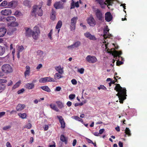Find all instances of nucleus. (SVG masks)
<instances>
[{
    "mask_svg": "<svg viewBox=\"0 0 147 147\" xmlns=\"http://www.w3.org/2000/svg\"><path fill=\"white\" fill-rule=\"evenodd\" d=\"M114 90L118 93L116 94V96L119 98V102L120 103H123V100L126 99V90L125 88H123L119 84H116Z\"/></svg>",
    "mask_w": 147,
    "mask_h": 147,
    "instance_id": "obj_1",
    "label": "nucleus"
},
{
    "mask_svg": "<svg viewBox=\"0 0 147 147\" xmlns=\"http://www.w3.org/2000/svg\"><path fill=\"white\" fill-rule=\"evenodd\" d=\"M24 28L26 30L25 34L26 36L29 37L32 35L34 39L35 40L37 39L40 33L39 29L38 26H35L34 28L32 31L30 28L25 27Z\"/></svg>",
    "mask_w": 147,
    "mask_h": 147,
    "instance_id": "obj_2",
    "label": "nucleus"
},
{
    "mask_svg": "<svg viewBox=\"0 0 147 147\" xmlns=\"http://www.w3.org/2000/svg\"><path fill=\"white\" fill-rule=\"evenodd\" d=\"M35 5L32 7L31 12V14L32 16H34L35 17L38 15L40 16H41L43 15V11L41 9V5Z\"/></svg>",
    "mask_w": 147,
    "mask_h": 147,
    "instance_id": "obj_3",
    "label": "nucleus"
},
{
    "mask_svg": "<svg viewBox=\"0 0 147 147\" xmlns=\"http://www.w3.org/2000/svg\"><path fill=\"white\" fill-rule=\"evenodd\" d=\"M6 20L9 22L8 23V25L12 27H16L18 26V22H15L16 19L13 16H8L6 18Z\"/></svg>",
    "mask_w": 147,
    "mask_h": 147,
    "instance_id": "obj_4",
    "label": "nucleus"
},
{
    "mask_svg": "<svg viewBox=\"0 0 147 147\" xmlns=\"http://www.w3.org/2000/svg\"><path fill=\"white\" fill-rule=\"evenodd\" d=\"M1 69L3 72L6 74L11 73L13 71L12 67L8 64H5L3 65Z\"/></svg>",
    "mask_w": 147,
    "mask_h": 147,
    "instance_id": "obj_5",
    "label": "nucleus"
},
{
    "mask_svg": "<svg viewBox=\"0 0 147 147\" xmlns=\"http://www.w3.org/2000/svg\"><path fill=\"white\" fill-rule=\"evenodd\" d=\"M95 15L97 19L101 22L104 21V15L103 13L98 9H97L95 11Z\"/></svg>",
    "mask_w": 147,
    "mask_h": 147,
    "instance_id": "obj_6",
    "label": "nucleus"
},
{
    "mask_svg": "<svg viewBox=\"0 0 147 147\" xmlns=\"http://www.w3.org/2000/svg\"><path fill=\"white\" fill-rule=\"evenodd\" d=\"M78 19L77 17H74L71 19L70 24V28L71 30H74L75 29L76 24Z\"/></svg>",
    "mask_w": 147,
    "mask_h": 147,
    "instance_id": "obj_7",
    "label": "nucleus"
},
{
    "mask_svg": "<svg viewBox=\"0 0 147 147\" xmlns=\"http://www.w3.org/2000/svg\"><path fill=\"white\" fill-rule=\"evenodd\" d=\"M86 59L87 61L90 63H94L97 62V60L96 57L94 56L88 55Z\"/></svg>",
    "mask_w": 147,
    "mask_h": 147,
    "instance_id": "obj_8",
    "label": "nucleus"
},
{
    "mask_svg": "<svg viewBox=\"0 0 147 147\" xmlns=\"http://www.w3.org/2000/svg\"><path fill=\"white\" fill-rule=\"evenodd\" d=\"M87 22L88 24L92 26H94L96 24L95 20L92 16H90L88 19Z\"/></svg>",
    "mask_w": 147,
    "mask_h": 147,
    "instance_id": "obj_9",
    "label": "nucleus"
},
{
    "mask_svg": "<svg viewBox=\"0 0 147 147\" xmlns=\"http://www.w3.org/2000/svg\"><path fill=\"white\" fill-rule=\"evenodd\" d=\"M113 19V16L110 12H107L105 14V19L107 22L111 21Z\"/></svg>",
    "mask_w": 147,
    "mask_h": 147,
    "instance_id": "obj_10",
    "label": "nucleus"
},
{
    "mask_svg": "<svg viewBox=\"0 0 147 147\" xmlns=\"http://www.w3.org/2000/svg\"><path fill=\"white\" fill-rule=\"evenodd\" d=\"M11 12V10L9 9H4L1 11V14L5 16H7L10 15Z\"/></svg>",
    "mask_w": 147,
    "mask_h": 147,
    "instance_id": "obj_11",
    "label": "nucleus"
},
{
    "mask_svg": "<svg viewBox=\"0 0 147 147\" xmlns=\"http://www.w3.org/2000/svg\"><path fill=\"white\" fill-rule=\"evenodd\" d=\"M80 42L79 41H77L74 42L71 45L68 46L67 48L69 49H72L78 48L80 45Z\"/></svg>",
    "mask_w": 147,
    "mask_h": 147,
    "instance_id": "obj_12",
    "label": "nucleus"
},
{
    "mask_svg": "<svg viewBox=\"0 0 147 147\" xmlns=\"http://www.w3.org/2000/svg\"><path fill=\"white\" fill-rule=\"evenodd\" d=\"M57 117L59 120V122L61 124V128H65V122L64 119L61 116L58 115L57 116Z\"/></svg>",
    "mask_w": 147,
    "mask_h": 147,
    "instance_id": "obj_13",
    "label": "nucleus"
},
{
    "mask_svg": "<svg viewBox=\"0 0 147 147\" xmlns=\"http://www.w3.org/2000/svg\"><path fill=\"white\" fill-rule=\"evenodd\" d=\"M97 3L99 4L101 7L102 8H105L107 3L104 2L103 0H95Z\"/></svg>",
    "mask_w": 147,
    "mask_h": 147,
    "instance_id": "obj_14",
    "label": "nucleus"
},
{
    "mask_svg": "<svg viewBox=\"0 0 147 147\" xmlns=\"http://www.w3.org/2000/svg\"><path fill=\"white\" fill-rule=\"evenodd\" d=\"M24 87L28 89H32L34 88V84L33 83H27L25 84Z\"/></svg>",
    "mask_w": 147,
    "mask_h": 147,
    "instance_id": "obj_15",
    "label": "nucleus"
},
{
    "mask_svg": "<svg viewBox=\"0 0 147 147\" xmlns=\"http://www.w3.org/2000/svg\"><path fill=\"white\" fill-rule=\"evenodd\" d=\"M17 5V3L15 1H11L8 3V6L9 8H15Z\"/></svg>",
    "mask_w": 147,
    "mask_h": 147,
    "instance_id": "obj_16",
    "label": "nucleus"
},
{
    "mask_svg": "<svg viewBox=\"0 0 147 147\" xmlns=\"http://www.w3.org/2000/svg\"><path fill=\"white\" fill-rule=\"evenodd\" d=\"M122 54V52L121 51H114L112 53V55L113 56L114 58L117 57H121L120 55Z\"/></svg>",
    "mask_w": 147,
    "mask_h": 147,
    "instance_id": "obj_17",
    "label": "nucleus"
},
{
    "mask_svg": "<svg viewBox=\"0 0 147 147\" xmlns=\"http://www.w3.org/2000/svg\"><path fill=\"white\" fill-rule=\"evenodd\" d=\"M68 138L65 137L63 135L61 134L60 136V140L63 142H64L65 144H67Z\"/></svg>",
    "mask_w": 147,
    "mask_h": 147,
    "instance_id": "obj_18",
    "label": "nucleus"
},
{
    "mask_svg": "<svg viewBox=\"0 0 147 147\" xmlns=\"http://www.w3.org/2000/svg\"><path fill=\"white\" fill-rule=\"evenodd\" d=\"M7 32L6 29L4 28H0V37L3 36Z\"/></svg>",
    "mask_w": 147,
    "mask_h": 147,
    "instance_id": "obj_19",
    "label": "nucleus"
},
{
    "mask_svg": "<svg viewBox=\"0 0 147 147\" xmlns=\"http://www.w3.org/2000/svg\"><path fill=\"white\" fill-rule=\"evenodd\" d=\"M26 70L25 71L24 74V76L26 77L27 76H29L30 73V67L29 66L27 65L26 67Z\"/></svg>",
    "mask_w": 147,
    "mask_h": 147,
    "instance_id": "obj_20",
    "label": "nucleus"
},
{
    "mask_svg": "<svg viewBox=\"0 0 147 147\" xmlns=\"http://www.w3.org/2000/svg\"><path fill=\"white\" fill-rule=\"evenodd\" d=\"M25 107L24 105L19 104L16 107V109L18 111H21Z\"/></svg>",
    "mask_w": 147,
    "mask_h": 147,
    "instance_id": "obj_21",
    "label": "nucleus"
},
{
    "mask_svg": "<svg viewBox=\"0 0 147 147\" xmlns=\"http://www.w3.org/2000/svg\"><path fill=\"white\" fill-rule=\"evenodd\" d=\"M54 7L56 9L63 8V6L59 2L55 3L54 5Z\"/></svg>",
    "mask_w": 147,
    "mask_h": 147,
    "instance_id": "obj_22",
    "label": "nucleus"
},
{
    "mask_svg": "<svg viewBox=\"0 0 147 147\" xmlns=\"http://www.w3.org/2000/svg\"><path fill=\"white\" fill-rule=\"evenodd\" d=\"M109 29H108V28H105L104 30L103 31V37L105 38H106L108 37V36H109V33L108 32Z\"/></svg>",
    "mask_w": 147,
    "mask_h": 147,
    "instance_id": "obj_23",
    "label": "nucleus"
},
{
    "mask_svg": "<svg viewBox=\"0 0 147 147\" xmlns=\"http://www.w3.org/2000/svg\"><path fill=\"white\" fill-rule=\"evenodd\" d=\"M55 11L52 9L51 13V14L50 18L53 20H54L55 19Z\"/></svg>",
    "mask_w": 147,
    "mask_h": 147,
    "instance_id": "obj_24",
    "label": "nucleus"
},
{
    "mask_svg": "<svg viewBox=\"0 0 147 147\" xmlns=\"http://www.w3.org/2000/svg\"><path fill=\"white\" fill-rule=\"evenodd\" d=\"M40 88L43 90L48 92H50L51 91L50 88L47 86H41Z\"/></svg>",
    "mask_w": 147,
    "mask_h": 147,
    "instance_id": "obj_25",
    "label": "nucleus"
},
{
    "mask_svg": "<svg viewBox=\"0 0 147 147\" xmlns=\"http://www.w3.org/2000/svg\"><path fill=\"white\" fill-rule=\"evenodd\" d=\"M125 134L124 135V137H126V135H127L129 136H130L131 135V134L130 133V131L129 128H126L125 130Z\"/></svg>",
    "mask_w": 147,
    "mask_h": 147,
    "instance_id": "obj_26",
    "label": "nucleus"
},
{
    "mask_svg": "<svg viewBox=\"0 0 147 147\" xmlns=\"http://www.w3.org/2000/svg\"><path fill=\"white\" fill-rule=\"evenodd\" d=\"M56 103L59 109H62L64 107L63 103L60 101H57Z\"/></svg>",
    "mask_w": 147,
    "mask_h": 147,
    "instance_id": "obj_27",
    "label": "nucleus"
},
{
    "mask_svg": "<svg viewBox=\"0 0 147 147\" xmlns=\"http://www.w3.org/2000/svg\"><path fill=\"white\" fill-rule=\"evenodd\" d=\"M18 115L19 116V117L20 118L23 119H26L27 117L26 114L25 113H19L18 114Z\"/></svg>",
    "mask_w": 147,
    "mask_h": 147,
    "instance_id": "obj_28",
    "label": "nucleus"
},
{
    "mask_svg": "<svg viewBox=\"0 0 147 147\" xmlns=\"http://www.w3.org/2000/svg\"><path fill=\"white\" fill-rule=\"evenodd\" d=\"M61 74H59L58 73H56L54 75V79L56 80V79H59L60 78H61L63 77V76H62Z\"/></svg>",
    "mask_w": 147,
    "mask_h": 147,
    "instance_id": "obj_29",
    "label": "nucleus"
},
{
    "mask_svg": "<svg viewBox=\"0 0 147 147\" xmlns=\"http://www.w3.org/2000/svg\"><path fill=\"white\" fill-rule=\"evenodd\" d=\"M5 51V48L4 47L0 46V55H2Z\"/></svg>",
    "mask_w": 147,
    "mask_h": 147,
    "instance_id": "obj_30",
    "label": "nucleus"
},
{
    "mask_svg": "<svg viewBox=\"0 0 147 147\" xmlns=\"http://www.w3.org/2000/svg\"><path fill=\"white\" fill-rule=\"evenodd\" d=\"M21 83V81H19L18 82H16V84L13 86V87L12 88V89L13 90L14 89L18 87L20 85Z\"/></svg>",
    "mask_w": 147,
    "mask_h": 147,
    "instance_id": "obj_31",
    "label": "nucleus"
},
{
    "mask_svg": "<svg viewBox=\"0 0 147 147\" xmlns=\"http://www.w3.org/2000/svg\"><path fill=\"white\" fill-rule=\"evenodd\" d=\"M6 85L5 84H0V93L4 91L6 88Z\"/></svg>",
    "mask_w": 147,
    "mask_h": 147,
    "instance_id": "obj_32",
    "label": "nucleus"
},
{
    "mask_svg": "<svg viewBox=\"0 0 147 147\" xmlns=\"http://www.w3.org/2000/svg\"><path fill=\"white\" fill-rule=\"evenodd\" d=\"M50 107L53 110H55V111L58 112L59 111V110L58 108L56 107L55 105H52L51 104L50 105Z\"/></svg>",
    "mask_w": 147,
    "mask_h": 147,
    "instance_id": "obj_33",
    "label": "nucleus"
},
{
    "mask_svg": "<svg viewBox=\"0 0 147 147\" xmlns=\"http://www.w3.org/2000/svg\"><path fill=\"white\" fill-rule=\"evenodd\" d=\"M62 25V22L61 21L59 20L57 24V25L56 26L55 28L56 29H58L60 28Z\"/></svg>",
    "mask_w": 147,
    "mask_h": 147,
    "instance_id": "obj_34",
    "label": "nucleus"
},
{
    "mask_svg": "<svg viewBox=\"0 0 147 147\" xmlns=\"http://www.w3.org/2000/svg\"><path fill=\"white\" fill-rule=\"evenodd\" d=\"M47 80V82H56L55 80L53 78H51L50 76L46 77Z\"/></svg>",
    "mask_w": 147,
    "mask_h": 147,
    "instance_id": "obj_35",
    "label": "nucleus"
},
{
    "mask_svg": "<svg viewBox=\"0 0 147 147\" xmlns=\"http://www.w3.org/2000/svg\"><path fill=\"white\" fill-rule=\"evenodd\" d=\"M31 2L28 0H26L24 1L23 2L24 4L26 6H30V5Z\"/></svg>",
    "mask_w": 147,
    "mask_h": 147,
    "instance_id": "obj_36",
    "label": "nucleus"
},
{
    "mask_svg": "<svg viewBox=\"0 0 147 147\" xmlns=\"http://www.w3.org/2000/svg\"><path fill=\"white\" fill-rule=\"evenodd\" d=\"M46 77L40 78L39 80V82L44 83L47 82Z\"/></svg>",
    "mask_w": 147,
    "mask_h": 147,
    "instance_id": "obj_37",
    "label": "nucleus"
},
{
    "mask_svg": "<svg viewBox=\"0 0 147 147\" xmlns=\"http://www.w3.org/2000/svg\"><path fill=\"white\" fill-rule=\"evenodd\" d=\"M72 118L73 119H75V120H77L78 121L81 122H83V120L82 119L80 118L79 117H78L77 116H73Z\"/></svg>",
    "mask_w": 147,
    "mask_h": 147,
    "instance_id": "obj_38",
    "label": "nucleus"
},
{
    "mask_svg": "<svg viewBox=\"0 0 147 147\" xmlns=\"http://www.w3.org/2000/svg\"><path fill=\"white\" fill-rule=\"evenodd\" d=\"M8 5V3L7 1H4L0 4V6L5 7L7 5Z\"/></svg>",
    "mask_w": 147,
    "mask_h": 147,
    "instance_id": "obj_39",
    "label": "nucleus"
},
{
    "mask_svg": "<svg viewBox=\"0 0 147 147\" xmlns=\"http://www.w3.org/2000/svg\"><path fill=\"white\" fill-rule=\"evenodd\" d=\"M11 125H8L7 126H5L3 127V129L5 131H6L8 129H10L11 128Z\"/></svg>",
    "mask_w": 147,
    "mask_h": 147,
    "instance_id": "obj_40",
    "label": "nucleus"
},
{
    "mask_svg": "<svg viewBox=\"0 0 147 147\" xmlns=\"http://www.w3.org/2000/svg\"><path fill=\"white\" fill-rule=\"evenodd\" d=\"M98 88L99 90L102 89L104 90H106L107 89V88L103 85H100L99 87H98Z\"/></svg>",
    "mask_w": 147,
    "mask_h": 147,
    "instance_id": "obj_41",
    "label": "nucleus"
},
{
    "mask_svg": "<svg viewBox=\"0 0 147 147\" xmlns=\"http://www.w3.org/2000/svg\"><path fill=\"white\" fill-rule=\"evenodd\" d=\"M52 33H53V30L52 29H51L50 30L49 33L48 34V36L50 38V39L51 40H52V38L51 36L52 34Z\"/></svg>",
    "mask_w": 147,
    "mask_h": 147,
    "instance_id": "obj_42",
    "label": "nucleus"
},
{
    "mask_svg": "<svg viewBox=\"0 0 147 147\" xmlns=\"http://www.w3.org/2000/svg\"><path fill=\"white\" fill-rule=\"evenodd\" d=\"M106 2L108 4L107 7L108 6L112 5L113 3L111 0H106Z\"/></svg>",
    "mask_w": 147,
    "mask_h": 147,
    "instance_id": "obj_43",
    "label": "nucleus"
},
{
    "mask_svg": "<svg viewBox=\"0 0 147 147\" xmlns=\"http://www.w3.org/2000/svg\"><path fill=\"white\" fill-rule=\"evenodd\" d=\"M22 14V13L18 11H16L14 13V15L17 16H21Z\"/></svg>",
    "mask_w": 147,
    "mask_h": 147,
    "instance_id": "obj_44",
    "label": "nucleus"
},
{
    "mask_svg": "<svg viewBox=\"0 0 147 147\" xmlns=\"http://www.w3.org/2000/svg\"><path fill=\"white\" fill-rule=\"evenodd\" d=\"M84 69L83 68H81L78 69V72L82 74L84 73Z\"/></svg>",
    "mask_w": 147,
    "mask_h": 147,
    "instance_id": "obj_45",
    "label": "nucleus"
},
{
    "mask_svg": "<svg viewBox=\"0 0 147 147\" xmlns=\"http://www.w3.org/2000/svg\"><path fill=\"white\" fill-rule=\"evenodd\" d=\"M88 38L90 40H95L96 39V37H95V36L94 35H92L91 34V35Z\"/></svg>",
    "mask_w": 147,
    "mask_h": 147,
    "instance_id": "obj_46",
    "label": "nucleus"
},
{
    "mask_svg": "<svg viewBox=\"0 0 147 147\" xmlns=\"http://www.w3.org/2000/svg\"><path fill=\"white\" fill-rule=\"evenodd\" d=\"M32 125L30 123L27 124L26 125V127L28 129H30L32 127Z\"/></svg>",
    "mask_w": 147,
    "mask_h": 147,
    "instance_id": "obj_47",
    "label": "nucleus"
},
{
    "mask_svg": "<svg viewBox=\"0 0 147 147\" xmlns=\"http://www.w3.org/2000/svg\"><path fill=\"white\" fill-rule=\"evenodd\" d=\"M91 34L88 32H87L84 34L85 36L87 38H89L90 36L91 35Z\"/></svg>",
    "mask_w": 147,
    "mask_h": 147,
    "instance_id": "obj_48",
    "label": "nucleus"
},
{
    "mask_svg": "<svg viewBox=\"0 0 147 147\" xmlns=\"http://www.w3.org/2000/svg\"><path fill=\"white\" fill-rule=\"evenodd\" d=\"M24 49V47L22 45L19 46L18 48V51H19V52L22 51Z\"/></svg>",
    "mask_w": 147,
    "mask_h": 147,
    "instance_id": "obj_49",
    "label": "nucleus"
},
{
    "mask_svg": "<svg viewBox=\"0 0 147 147\" xmlns=\"http://www.w3.org/2000/svg\"><path fill=\"white\" fill-rule=\"evenodd\" d=\"M42 65L41 64H39L36 67V69L37 71H39L40 68H42Z\"/></svg>",
    "mask_w": 147,
    "mask_h": 147,
    "instance_id": "obj_50",
    "label": "nucleus"
},
{
    "mask_svg": "<svg viewBox=\"0 0 147 147\" xmlns=\"http://www.w3.org/2000/svg\"><path fill=\"white\" fill-rule=\"evenodd\" d=\"M57 71H58V73L60 74H62L63 73V68H61Z\"/></svg>",
    "mask_w": 147,
    "mask_h": 147,
    "instance_id": "obj_51",
    "label": "nucleus"
},
{
    "mask_svg": "<svg viewBox=\"0 0 147 147\" xmlns=\"http://www.w3.org/2000/svg\"><path fill=\"white\" fill-rule=\"evenodd\" d=\"M25 91V90L24 88H22L18 90L17 92L18 94H19L23 93Z\"/></svg>",
    "mask_w": 147,
    "mask_h": 147,
    "instance_id": "obj_52",
    "label": "nucleus"
},
{
    "mask_svg": "<svg viewBox=\"0 0 147 147\" xmlns=\"http://www.w3.org/2000/svg\"><path fill=\"white\" fill-rule=\"evenodd\" d=\"M71 82L73 85H76L77 84V82L75 79H73L71 80Z\"/></svg>",
    "mask_w": 147,
    "mask_h": 147,
    "instance_id": "obj_53",
    "label": "nucleus"
},
{
    "mask_svg": "<svg viewBox=\"0 0 147 147\" xmlns=\"http://www.w3.org/2000/svg\"><path fill=\"white\" fill-rule=\"evenodd\" d=\"M75 97V95L74 94H71L69 96V98L71 99H73Z\"/></svg>",
    "mask_w": 147,
    "mask_h": 147,
    "instance_id": "obj_54",
    "label": "nucleus"
},
{
    "mask_svg": "<svg viewBox=\"0 0 147 147\" xmlns=\"http://www.w3.org/2000/svg\"><path fill=\"white\" fill-rule=\"evenodd\" d=\"M37 53L40 56H42L43 54V52L41 50H38L37 51Z\"/></svg>",
    "mask_w": 147,
    "mask_h": 147,
    "instance_id": "obj_55",
    "label": "nucleus"
},
{
    "mask_svg": "<svg viewBox=\"0 0 147 147\" xmlns=\"http://www.w3.org/2000/svg\"><path fill=\"white\" fill-rule=\"evenodd\" d=\"M61 88L60 87L57 86L56 87L55 90V91H59L61 90Z\"/></svg>",
    "mask_w": 147,
    "mask_h": 147,
    "instance_id": "obj_56",
    "label": "nucleus"
},
{
    "mask_svg": "<svg viewBox=\"0 0 147 147\" xmlns=\"http://www.w3.org/2000/svg\"><path fill=\"white\" fill-rule=\"evenodd\" d=\"M123 63V62L121 61H117V65L119 66L120 65L122 64Z\"/></svg>",
    "mask_w": 147,
    "mask_h": 147,
    "instance_id": "obj_57",
    "label": "nucleus"
},
{
    "mask_svg": "<svg viewBox=\"0 0 147 147\" xmlns=\"http://www.w3.org/2000/svg\"><path fill=\"white\" fill-rule=\"evenodd\" d=\"M70 6V9H72L74 8L75 6L73 1L71 3Z\"/></svg>",
    "mask_w": 147,
    "mask_h": 147,
    "instance_id": "obj_58",
    "label": "nucleus"
},
{
    "mask_svg": "<svg viewBox=\"0 0 147 147\" xmlns=\"http://www.w3.org/2000/svg\"><path fill=\"white\" fill-rule=\"evenodd\" d=\"M1 84L5 83L7 82V80L5 79H1Z\"/></svg>",
    "mask_w": 147,
    "mask_h": 147,
    "instance_id": "obj_59",
    "label": "nucleus"
},
{
    "mask_svg": "<svg viewBox=\"0 0 147 147\" xmlns=\"http://www.w3.org/2000/svg\"><path fill=\"white\" fill-rule=\"evenodd\" d=\"M45 131L47 130L49 128V126L47 125H45L43 127Z\"/></svg>",
    "mask_w": 147,
    "mask_h": 147,
    "instance_id": "obj_60",
    "label": "nucleus"
},
{
    "mask_svg": "<svg viewBox=\"0 0 147 147\" xmlns=\"http://www.w3.org/2000/svg\"><path fill=\"white\" fill-rule=\"evenodd\" d=\"M61 68L60 65H59L58 66H56L55 67V69L57 71L58 70H59Z\"/></svg>",
    "mask_w": 147,
    "mask_h": 147,
    "instance_id": "obj_61",
    "label": "nucleus"
},
{
    "mask_svg": "<svg viewBox=\"0 0 147 147\" xmlns=\"http://www.w3.org/2000/svg\"><path fill=\"white\" fill-rule=\"evenodd\" d=\"M66 105L68 107H70L72 105V103L70 101H68L66 103Z\"/></svg>",
    "mask_w": 147,
    "mask_h": 147,
    "instance_id": "obj_62",
    "label": "nucleus"
},
{
    "mask_svg": "<svg viewBox=\"0 0 147 147\" xmlns=\"http://www.w3.org/2000/svg\"><path fill=\"white\" fill-rule=\"evenodd\" d=\"M105 130L104 129H100L99 131V133L100 134H102L105 131Z\"/></svg>",
    "mask_w": 147,
    "mask_h": 147,
    "instance_id": "obj_63",
    "label": "nucleus"
},
{
    "mask_svg": "<svg viewBox=\"0 0 147 147\" xmlns=\"http://www.w3.org/2000/svg\"><path fill=\"white\" fill-rule=\"evenodd\" d=\"M7 147H11V145L9 142H7L6 143Z\"/></svg>",
    "mask_w": 147,
    "mask_h": 147,
    "instance_id": "obj_64",
    "label": "nucleus"
}]
</instances>
